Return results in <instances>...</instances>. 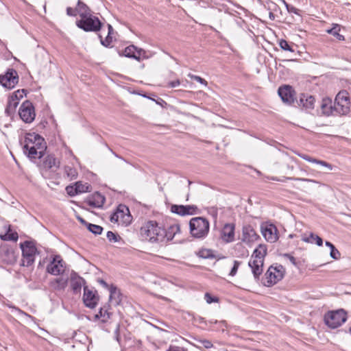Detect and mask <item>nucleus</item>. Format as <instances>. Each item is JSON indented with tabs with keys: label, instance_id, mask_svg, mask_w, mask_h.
Masks as SVG:
<instances>
[{
	"label": "nucleus",
	"instance_id": "nucleus-64",
	"mask_svg": "<svg viewBox=\"0 0 351 351\" xmlns=\"http://www.w3.org/2000/svg\"><path fill=\"white\" fill-rule=\"evenodd\" d=\"M108 35H111L112 33H113V27H112L111 25L108 24Z\"/></svg>",
	"mask_w": 351,
	"mask_h": 351
},
{
	"label": "nucleus",
	"instance_id": "nucleus-27",
	"mask_svg": "<svg viewBox=\"0 0 351 351\" xmlns=\"http://www.w3.org/2000/svg\"><path fill=\"white\" fill-rule=\"evenodd\" d=\"M108 309L109 306L108 305H104L101 307L98 313L95 314L94 316L95 320L101 319L102 323L107 322L112 315V313L108 311Z\"/></svg>",
	"mask_w": 351,
	"mask_h": 351
},
{
	"label": "nucleus",
	"instance_id": "nucleus-63",
	"mask_svg": "<svg viewBox=\"0 0 351 351\" xmlns=\"http://www.w3.org/2000/svg\"><path fill=\"white\" fill-rule=\"evenodd\" d=\"M119 330H120V326H119V324H118L117 326V328L114 331V334L116 335V339L118 341H119Z\"/></svg>",
	"mask_w": 351,
	"mask_h": 351
},
{
	"label": "nucleus",
	"instance_id": "nucleus-42",
	"mask_svg": "<svg viewBox=\"0 0 351 351\" xmlns=\"http://www.w3.org/2000/svg\"><path fill=\"white\" fill-rule=\"evenodd\" d=\"M27 90L25 89H21L18 90L13 93V94L10 96L12 99H13L14 101H17L19 102V100L22 99L23 97V95H26Z\"/></svg>",
	"mask_w": 351,
	"mask_h": 351
},
{
	"label": "nucleus",
	"instance_id": "nucleus-57",
	"mask_svg": "<svg viewBox=\"0 0 351 351\" xmlns=\"http://www.w3.org/2000/svg\"><path fill=\"white\" fill-rule=\"evenodd\" d=\"M201 343L206 348H210L213 346L210 341L206 339L201 341Z\"/></svg>",
	"mask_w": 351,
	"mask_h": 351
},
{
	"label": "nucleus",
	"instance_id": "nucleus-15",
	"mask_svg": "<svg viewBox=\"0 0 351 351\" xmlns=\"http://www.w3.org/2000/svg\"><path fill=\"white\" fill-rule=\"evenodd\" d=\"M83 301L84 305L90 308H94L99 301V297L96 293H93L87 287H84Z\"/></svg>",
	"mask_w": 351,
	"mask_h": 351
},
{
	"label": "nucleus",
	"instance_id": "nucleus-16",
	"mask_svg": "<svg viewBox=\"0 0 351 351\" xmlns=\"http://www.w3.org/2000/svg\"><path fill=\"white\" fill-rule=\"evenodd\" d=\"M258 234H256L251 225H246L242 229V241L250 244L259 239Z\"/></svg>",
	"mask_w": 351,
	"mask_h": 351
},
{
	"label": "nucleus",
	"instance_id": "nucleus-12",
	"mask_svg": "<svg viewBox=\"0 0 351 351\" xmlns=\"http://www.w3.org/2000/svg\"><path fill=\"white\" fill-rule=\"evenodd\" d=\"M145 51L143 49H138L134 45H132L125 48L122 51H119L120 56H125L127 58H133L140 61L141 57L147 58L145 56Z\"/></svg>",
	"mask_w": 351,
	"mask_h": 351
},
{
	"label": "nucleus",
	"instance_id": "nucleus-52",
	"mask_svg": "<svg viewBox=\"0 0 351 351\" xmlns=\"http://www.w3.org/2000/svg\"><path fill=\"white\" fill-rule=\"evenodd\" d=\"M189 76L191 79H193V80H195V81H197V82H199L200 84H204L205 86H206L207 84H208L207 82L204 79L202 78L199 76L194 75H189Z\"/></svg>",
	"mask_w": 351,
	"mask_h": 351
},
{
	"label": "nucleus",
	"instance_id": "nucleus-3",
	"mask_svg": "<svg viewBox=\"0 0 351 351\" xmlns=\"http://www.w3.org/2000/svg\"><path fill=\"white\" fill-rule=\"evenodd\" d=\"M324 320L325 324L329 328H337L346 322L347 312L343 308L329 311L325 313Z\"/></svg>",
	"mask_w": 351,
	"mask_h": 351
},
{
	"label": "nucleus",
	"instance_id": "nucleus-5",
	"mask_svg": "<svg viewBox=\"0 0 351 351\" xmlns=\"http://www.w3.org/2000/svg\"><path fill=\"white\" fill-rule=\"evenodd\" d=\"M20 247L23 256L21 265L23 267L32 265L35 261V256L38 252L34 243L31 241H25L20 244Z\"/></svg>",
	"mask_w": 351,
	"mask_h": 351
},
{
	"label": "nucleus",
	"instance_id": "nucleus-22",
	"mask_svg": "<svg viewBox=\"0 0 351 351\" xmlns=\"http://www.w3.org/2000/svg\"><path fill=\"white\" fill-rule=\"evenodd\" d=\"M105 202V197L99 192H95L91 197L88 198L87 203L94 208L102 207Z\"/></svg>",
	"mask_w": 351,
	"mask_h": 351
},
{
	"label": "nucleus",
	"instance_id": "nucleus-14",
	"mask_svg": "<svg viewBox=\"0 0 351 351\" xmlns=\"http://www.w3.org/2000/svg\"><path fill=\"white\" fill-rule=\"evenodd\" d=\"M261 233L268 242L275 243L278 239L277 228L273 224L261 226Z\"/></svg>",
	"mask_w": 351,
	"mask_h": 351
},
{
	"label": "nucleus",
	"instance_id": "nucleus-20",
	"mask_svg": "<svg viewBox=\"0 0 351 351\" xmlns=\"http://www.w3.org/2000/svg\"><path fill=\"white\" fill-rule=\"evenodd\" d=\"M263 263L264 262L263 261L254 259H250L248 263V265L252 269L254 279L256 280H259V277L263 273Z\"/></svg>",
	"mask_w": 351,
	"mask_h": 351
},
{
	"label": "nucleus",
	"instance_id": "nucleus-60",
	"mask_svg": "<svg viewBox=\"0 0 351 351\" xmlns=\"http://www.w3.org/2000/svg\"><path fill=\"white\" fill-rule=\"evenodd\" d=\"M167 351H186L184 348L178 346L170 347Z\"/></svg>",
	"mask_w": 351,
	"mask_h": 351
},
{
	"label": "nucleus",
	"instance_id": "nucleus-6",
	"mask_svg": "<svg viewBox=\"0 0 351 351\" xmlns=\"http://www.w3.org/2000/svg\"><path fill=\"white\" fill-rule=\"evenodd\" d=\"M75 23L77 27L86 32H97L100 31L103 26V23L99 19L93 14L77 20Z\"/></svg>",
	"mask_w": 351,
	"mask_h": 351
},
{
	"label": "nucleus",
	"instance_id": "nucleus-49",
	"mask_svg": "<svg viewBox=\"0 0 351 351\" xmlns=\"http://www.w3.org/2000/svg\"><path fill=\"white\" fill-rule=\"evenodd\" d=\"M123 213V210H121L119 208H117L116 212H114L110 217V220L112 222H117L119 221V215Z\"/></svg>",
	"mask_w": 351,
	"mask_h": 351
},
{
	"label": "nucleus",
	"instance_id": "nucleus-48",
	"mask_svg": "<svg viewBox=\"0 0 351 351\" xmlns=\"http://www.w3.org/2000/svg\"><path fill=\"white\" fill-rule=\"evenodd\" d=\"M66 191L67 194L71 197H73L78 194L75 184L67 186L66 187Z\"/></svg>",
	"mask_w": 351,
	"mask_h": 351
},
{
	"label": "nucleus",
	"instance_id": "nucleus-54",
	"mask_svg": "<svg viewBox=\"0 0 351 351\" xmlns=\"http://www.w3.org/2000/svg\"><path fill=\"white\" fill-rule=\"evenodd\" d=\"M287 9L289 13H294L296 14H299V12L300 11L299 9L296 8L293 5H290L289 4H286Z\"/></svg>",
	"mask_w": 351,
	"mask_h": 351
},
{
	"label": "nucleus",
	"instance_id": "nucleus-25",
	"mask_svg": "<svg viewBox=\"0 0 351 351\" xmlns=\"http://www.w3.org/2000/svg\"><path fill=\"white\" fill-rule=\"evenodd\" d=\"M321 109L323 114L327 116L336 115L333 110V105L332 100L328 97L323 98L321 104Z\"/></svg>",
	"mask_w": 351,
	"mask_h": 351
},
{
	"label": "nucleus",
	"instance_id": "nucleus-26",
	"mask_svg": "<svg viewBox=\"0 0 351 351\" xmlns=\"http://www.w3.org/2000/svg\"><path fill=\"white\" fill-rule=\"evenodd\" d=\"M315 99L308 94L302 93L300 96V104L306 109H313Z\"/></svg>",
	"mask_w": 351,
	"mask_h": 351
},
{
	"label": "nucleus",
	"instance_id": "nucleus-41",
	"mask_svg": "<svg viewBox=\"0 0 351 351\" xmlns=\"http://www.w3.org/2000/svg\"><path fill=\"white\" fill-rule=\"evenodd\" d=\"M284 179H278V178H272L273 180L276 181H285L287 180H298V181H302V182H314L317 183V181L308 178H293V177H283Z\"/></svg>",
	"mask_w": 351,
	"mask_h": 351
},
{
	"label": "nucleus",
	"instance_id": "nucleus-1",
	"mask_svg": "<svg viewBox=\"0 0 351 351\" xmlns=\"http://www.w3.org/2000/svg\"><path fill=\"white\" fill-rule=\"evenodd\" d=\"M140 231L141 236L152 243L162 242V234H165V229L159 227L156 221H149L147 222L141 227Z\"/></svg>",
	"mask_w": 351,
	"mask_h": 351
},
{
	"label": "nucleus",
	"instance_id": "nucleus-31",
	"mask_svg": "<svg viewBox=\"0 0 351 351\" xmlns=\"http://www.w3.org/2000/svg\"><path fill=\"white\" fill-rule=\"evenodd\" d=\"M302 240L306 243H315L318 246H322L323 244L322 239L312 232H311L308 236H306V234L302 235Z\"/></svg>",
	"mask_w": 351,
	"mask_h": 351
},
{
	"label": "nucleus",
	"instance_id": "nucleus-10",
	"mask_svg": "<svg viewBox=\"0 0 351 351\" xmlns=\"http://www.w3.org/2000/svg\"><path fill=\"white\" fill-rule=\"evenodd\" d=\"M65 269V263L60 255L53 256L52 261L48 264L47 271L52 275L62 274Z\"/></svg>",
	"mask_w": 351,
	"mask_h": 351
},
{
	"label": "nucleus",
	"instance_id": "nucleus-45",
	"mask_svg": "<svg viewBox=\"0 0 351 351\" xmlns=\"http://www.w3.org/2000/svg\"><path fill=\"white\" fill-rule=\"evenodd\" d=\"M197 255L199 257H201L202 258H213V254L212 253V251L207 249H202L199 250L197 253Z\"/></svg>",
	"mask_w": 351,
	"mask_h": 351
},
{
	"label": "nucleus",
	"instance_id": "nucleus-43",
	"mask_svg": "<svg viewBox=\"0 0 351 351\" xmlns=\"http://www.w3.org/2000/svg\"><path fill=\"white\" fill-rule=\"evenodd\" d=\"M279 46L284 51H289L291 52L294 51L293 46L291 45L287 40H285L284 39H281L279 41Z\"/></svg>",
	"mask_w": 351,
	"mask_h": 351
},
{
	"label": "nucleus",
	"instance_id": "nucleus-11",
	"mask_svg": "<svg viewBox=\"0 0 351 351\" xmlns=\"http://www.w3.org/2000/svg\"><path fill=\"white\" fill-rule=\"evenodd\" d=\"M278 94L282 101L289 105L293 104L295 97V91L290 85H284L280 86L278 90Z\"/></svg>",
	"mask_w": 351,
	"mask_h": 351
},
{
	"label": "nucleus",
	"instance_id": "nucleus-39",
	"mask_svg": "<svg viewBox=\"0 0 351 351\" xmlns=\"http://www.w3.org/2000/svg\"><path fill=\"white\" fill-rule=\"evenodd\" d=\"M64 172L66 174L67 177L71 180L76 179L77 177V172L75 169L66 166L64 168Z\"/></svg>",
	"mask_w": 351,
	"mask_h": 351
},
{
	"label": "nucleus",
	"instance_id": "nucleus-59",
	"mask_svg": "<svg viewBox=\"0 0 351 351\" xmlns=\"http://www.w3.org/2000/svg\"><path fill=\"white\" fill-rule=\"evenodd\" d=\"M180 84V82L179 80L169 82L168 84V86L170 88H175L176 86H178Z\"/></svg>",
	"mask_w": 351,
	"mask_h": 351
},
{
	"label": "nucleus",
	"instance_id": "nucleus-36",
	"mask_svg": "<svg viewBox=\"0 0 351 351\" xmlns=\"http://www.w3.org/2000/svg\"><path fill=\"white\" fill-rule=\"evenodd\" d=\"M37 138H35L36 143L32 144L31 146H34L35 149L40 150L43 154L46 149L45 139L41 136H36Z\"/></svg>",
	"mask_w": 351,
	"mask_h": 351
},
{
	"label": "nucleus",
	"instance_id": "nucleus-4",
	"mask_svg": "<svg viewBox=\"0 0 351 351\" xmlns=\"http://www.w3.org/2000/svg\"><path fill=\"white\" fill-rule=\"evenodd\" d=\"M336 115H346L350 110V100L347 90H341L336 95L333 104Z\"/></svg>",
	"mask_w": 351,
	"mask_h": 351
},
{
	"label": "nucleus",
	"instance_id": "nucleus-61",
	"mask_svg": "<svg viewBox=\"0 0 351 351\" xmlns=\"http://www.w3.org/2000/svg\"><path fill=\"white\" fill-rule=\"evenodd\" d=\"M98 282L101 285L105 288L108 289L109 290V288L110 286L108 285V283L103 279H99Z\"/></svg>",
	"mask_w": 351,
	"mask_h": 351
},
{
	"label": "nucleus",
	"instance_id": "nucleus-30",
	"mask_svg": "<svg viewBox=\"0 0 351 351\" xmlns=\"http://www.w3.org/2000/svg\"><path fill=\"white\" fill-rule=\"evenodd\" d=\"M267 254L266 245L260 244L257 248H256L252 255V260H261L264 262V258Z\"/></svg>",
	"mask_w": 351,
	"mask_h": 351
},
{
	"label": "nucleus",
	"instance_id": "nucleus-13",
	"mask_svg": "<svg viewBox=\"0 0 351 351\" xmlns=\"http://www.w3.org/2000/svg\"><path fill=\"white\" fill-rule=\"evenodd\" d=\"M171 212L180 216L193 215L197 213L198 208L195 205H178L171 206Z\"/></svg>",
	"mask_w": 351,
	"mask_h": 351
},
{
	"label": "nucleus",
	"instance_id": "nucleus-37",
	"mask_svg": "<svg viewBox=\"0 0 351 351\" xmlns=\"http://www.w3.org/2000/svg\"><path fill=\"white\" fill-rule=\"evenodd\" d=\"M87 229L95 235H99L103 231V228L99 225L93 223L87 224Z\"/></svg>",
	"mask_w": 351,
	"mask_h": 351
},
{
	"label": "nucleus",
	"instance_id": "nucleus-33",
	"mask_svg": "<svg viewBox=\"0 0 351 351\" xmlns=\"http://www.w3.org/2000/svg\"><path fill=\"white\" fill-rule=\"evenodd\" d=\"M340 29L341 27L339 24H333V27L330 29H326V32L335 36L339 40H344V36L339 34Z\"/></svg>",
	"mask_w": 351,
	"mask_h": 351
},
{
	"label": "nucleus",
	"instance_id": "nucleus-62",
	"mask_svg": "<svg viewBox=\"0 0 351 351\" xmlns=\"http://www.w3.org/2000/svg\"><path fill=\"white\" fill-rule=\"evenodd\" d=\"M77 219L82 225H84L87 228V224H89L88 222H87L85 219H84L80 216H77Z\"/></svg>",
	"mask_w": 351,
	"mask_h": 351
},
{
	"label": "nucleus",
	"instance_id": "nucleus-9",
	"mask_svg": "<svg viewBox=\"0 0 351 351\" xmlns=\"http://www.w3.org/2000/svg\"><path fill=\"white\" fill-rule=\"evenodd\" d=\"M19 114L24 122L27 123L33 122L36 117L33 104L28 100L24 101L20 106Z\"/></svg>",
	"mask_w": 351,
	"mask_h": 351
},
{
	"label": "nucleus",
	"instance_id": "nucleus-47",
	"mask_svg": "<svg viewBox=\"0 0 351 351\" xmlns=\"http://www.w3.org/2000/svg\"><path fill=\"white\" fill-rule=\"evenodd\" d=\"M99 37L100 38L101 44L106 47H109L112 41L111 35H107L104 40L102 38V36L101 35H99Z\"/></svg>",
	"mask_w": 351,
	"mask_h": 351
},
{
	"label": "nucleus",
	"instance_id": "nucleus-7",
	"mask_svg": "<svg viewBox=\"0 0 351 351\" xmlns=\"http://www.w3.org/2000/svg\"><path fill=\"white\" fill-rule=\"evenodd\" d=\"M285 268L279 265L274 267L270 266L263 279V284L265 287H271L282 280L285 275Z\"/></svg>",
	"mask_w": 351,
	"mask_h": 351
},
{
	"label": "nucleus",
	"instance_id": "nucleus-35",
	"mask_svg": "<svg viewBox=\"0 0 351 351\" xmlns=\"http://www.w3.org/2000/svg\"><path fill=\"white\" fill-rule=\"evenodd\" d=\"M325 245L330 249V256L335 260H338L341 257V254L335 246L330 241H326Z\"/></svg>",
	"mask_w": 351,
	"mask_h": 351
},
{
	"label": "nucleus",
	"instance_id": "nucleus-24",
	"mask_svg": "<svg viewBox=\"0 0 351 351\" xmlns=\"http://www.w3.org/2000/svg\"><path fill=\"white\" fill-rule=\"evenodd\" d=\"M23 152L29 158H40L43 157V154L40 150L35 149L34 146H31L29 144H25L23 145Z\"/></svg>",
	"mask_w": 351,
	"mask_h": 351
},
{
	"label": "nucleus",
	"instance_id": "nucleus-40",
	"mask_svg": "<svg viewBox=\"0 0 351 351\" xmlns=\"http://www.w3.org/2000/svg\"><path fill=\"white\" fill-rule=\"evenodd\" d=\"M77 191L79 193L89 192V189L91 187L89 184H83L81 182H77L75 184Z\"/></svg>",
	"mask_w": 351,
	"mask_h": 351
},
{
	"label": "nucleus",
	"instance_id": "nucleus-18",
	"mask_svg": "<svg viewBox=\"0 0 351 351\" xmlns=\"http://www.w3.org/2000/svg\"><path fill=\"white\" fill-rule=\"evenodd\" d=\"M71 287L74 294H78L81 292L82 286L85 283L84 278L77 275L75 272L71 274Z\"/></svg>",
	"mask_w": 351,
	"mask_h": 351
},
{
	"label": "nucleus",
	"instance_id": "nucleus-29",
	"mask_svg": "<svg viewBox=\"0 0 351 351\" xmlns=\"http://www.w3.org/2000/svg\"><path fill=\"white\" fill-rule=\"evenodd\" d=\"M110 291V302L114 304V305H119L121 301V294L119 290L117 289V287L112 285L109 288Z\"/></svg>",
	"mask_w": 351,
	"mask_h": 351
},
{
	"label": "nucleus",
	"instance_id": "nucleus-53",
	"mask_svg": "<svg viewBox=\"0 0 351 351\" xmlns=\"http://www.w3.org/2000/svg\"><path fill=\"white\" fill-rule=\"evenodd\" d=\"M315 163L319 164V165H320L322 166L327 167L328 170H332V165L328 163V162H326V161H324V160H320L316 159Z\"/></svg>",
	"mask_w": 351,
	"mask_h": 351
},
{
	"label": "nucleus",
	"instance_id": "nucleus-55",
	"mask_svg": "<svg viewBox=\"0 0 351 351\" xmlns=\"http://www.w3.org/2000/svg\"><path fill=\"white\" fill-rule=\"evenodd\" d=\"M66 14L69 16H76L77 14V11L76 10V8L75 9L68 7L66 8Z\"/></svg>",
	"mask_w": 351,
	"mask_h": 351
},
{
	"label": "nucleus",
	"instance_id": "nucleus-56",
	"mask_svg": "<svg viewBox=\"0 0 351 351\" xmlns=\"http://www.w3.org/2000/svg\"><path fill=\"white\" fill-rule=\"evenodd\" d=\"M302 158H303L304 160H306L310 162L315 163L316 158H312L308 155L306 154H300L299 155Z\"/></svg>",
	"mask_w": 351,
	"mask_h": 351
},
{
	"label": "nucleus",
	"instance_id": "nucleus-38",
	"mask_svg": "<svg viewBox=\"0 0 351 351\" xmlns=\"http://www.w3.org/2000/svg\"><path fill=\"white\" fill-rule=\"evenodd\" d=\"M19 236L16 232H12L10 229L2 237L3 240L16 241Z\"/></svg>",
	"mask_w": 351,
	"mask_h": 351
},
{
	"label": "nucleus",
	"instance_id": "nucleus-46",
	"mask_svg": "<svg viewBox=\"0 0 351 351\" xmlns=\"http://www.w3.org/2000/svg\"><path fill=\"white\" fill-rule=\"evenodd\" d=\"M106 237L110 241L119 242L121 240V237L118 234H116L112 231H108L107 232Z\"/></svg>",
	"mask_w": 351,
	"mask_h": 351
},
{
	"label": "nucleus",
	"instance_id": "nucleus-8",
	"mask_svg": "<svg viewBox=\"0 0 351 351\" xmlns=\"http://www.w3.org/2000/svg\"><path fill=\"white\" fill-rule=\"evenodd\" d=\"M19 82L17 71L12 69H8L5 73L0 75V84L8 89H12Z\"/></svg>",
	"mask_w": 351,
	"mask_h": 351
},
{
	"label": "nucleus",
	"instance_id": "nucleus-28",
	"mask_svg": "<svg viewBox=\"0 0 351 351\" xmlns=\"http://www.w3.org/2000/svg\"><path fill=\"white\" fill-rule=\"evenodd\" d=\"M76 10L81 19H83L93 14L91 9L82 1L78 0L76 6Z\"/></svg>",
	"mask_w": 351,
	"mask_h": 351
},
{
	"label": "nucleus",
	"instance_id": "nucleus-58",
	"mask_svg": "<svg viewBox=\"0 0 351 351\" xmlns=\"http://www.w3.org/2000/svg\"><path fill=\"white\" fill-rule=\"evenodd\" d=\"M284 256L285 257H287V258H289V260L290 261V262L293 265H296L297 263H296V259L295 257H293L292 255L289 254H284Z\"/></svg>",
	"mask_w": 351,
	"mask_h": 351
},
{
	"label": "nucleus",
	"instance_id": "nucleus-17",
	"mask_svg": "<svg viewBox=\"0 0 351 351\" xmlns=\"http://www.w3.org/2000/svg\"><path fill=\"white\" fill-rule=\"evenodd\" d=\"M0 259L9 265L14 264L16 261L14 250L8 246H2L0 248Z\"/></svg>",
	"mask_w": 351,
	"mask_h": 351
},
{
	"label": "nucleus",
	"instance_id": "nucleus-51",
	"mask_svg": "<svg viewBox=\"0 0 351 351\" xmlns=\"http://www.w3.org/2000/svg\"><path fill=\"white\" fill-rule=\"evenodd\" d=\"M204 299L206 300V301L208 304H211L213 302H217L219 300L218 298L212 296L209 293H205Z\"/></svg>",
	"mask_w": 351,
	"mask_h": 351
},
{
	"label": "nucleus",
	"instance_id": "nucleus-2",
	"mask_svg": "<svg viewBox=\"0 0 351 351\" xmlns=\"http://www.w3.org/2000/svg\"><path fill=\"white\" fill-rule=\"evenodd\" d=\"M210 223L207 219L202 217L192 218L189 221V230L192 237L196 239L205 238L209 232Z\"/></svg>",
	"mask_w": 351,
	"mask_h": 351
},
{
	"label": "nucleus",
	"instance_id": "nucleus-34",
	"mask_svg": "<svg viewBox=\"0 0 351 351\" xmlns=\"http://www.w3.org/2000/svg\"><path fill=\"white\" fill-rule=\"evenodd\" d=\"M19 102L17 101H14L13 99H12L10 97L8 98V104L6 106V108L5 109V113L8 116L12 115L14 112L15 111V109L16 106H18Z\"/></svg>",
	"mask_w": 351,
	"mask_h": 351
},
{
	"label": "nucleus",
	"instance_id": "nucleus-44",
	"mask_svg": "<svg viewBox=\"0 0 351 351\" xmlns=\"http://www.w3.org/2000/svg\"><path fill=\"white\" fill-rule=\"evenodd\" d=\"M35 136H40L39 134H36V133H27L25 135V144H29V145H32V144H34V143H36V141H35V138H36Z\"/></svg>",
	"mask_w": 351,
	"mask_h": 351
},
{
	"label": "nucleus",
	"instance_id": "nucleus-50",
	"mask_svg": "<svg viewBox=\"0 0 351 351\" xmlns=\"http://www.w3.org/2000/svg\"><path fill=\"white\" fill-rule=\"evenodd\" d=\"M241 262L239 261H234V265L232 268L231 269L229 275L231 276H234L237 274L239 267L240 266Z\"/></svg>",
	"mask_w": 351,
	"mask_h": 351
},
{
	"label": "nucleus",
	"instance_id": "nucleus-23",
	"mask_svg": "<svg viewBox=\"0 0 351 351\" xmlns=\"http://www.w3.org/2000/svg\"><path fill=\"white\" fill-rule=\"evenodd\" d=\"M180 227L178 223L173 224L170 226L167 230L165 229V234H162L163 239L162 242L165 241H171L173 239L176 234L180 233Z\"/></svg>",
	"mask_w": 351,
	"mask_h": 351
},
{
	"label": "nucleus",
	"instance_id": "nucleus-21",
	"mask_svg": "<svg viewBox=\"0 0 351 351\" xmlns=\"http://www.w3.org/2000/svg\"><path fill=\"white\" fill-rule=\"evenodd\" d=\"M235 226L233 223H226L222 229V239L226 243L234 241Z\"/></svg>",
	"mask_w": 351,
	"mask_h": 351
},
{
	"label": "nucleus",
	"instance_id": "nucleus-32",
	"mask_svg": "<svg viewBox=\"0 0 351 351\" xmlns=\"http://www.w3.org/2000/svg\"><path fill=\"white\" fill-rule=\"evenodd\" d=\"M51 285L55 290H64L67 286V279L56 278L51 282Z\"/></svg>",
	"mask_w": 351,
	"mask_h": 351
},
{
	"label": "nucleus",
	"instance_id": "nucleus-19",
	"mask_svg": "<svg viewBox=\"0 0 351 351\" xmlns=\"http://www.w3.org/2000/svg\"><path fill=\"white\" fill-rule=\"evenodd\" d=\"M60 166V162L53 155L47 156L43 162L42 167L45 170L56 171Z\"/></svg>",
	"mask_w": 351,
	"mask_h": 351
}]
</instances>
